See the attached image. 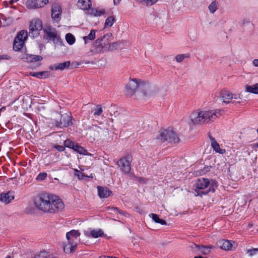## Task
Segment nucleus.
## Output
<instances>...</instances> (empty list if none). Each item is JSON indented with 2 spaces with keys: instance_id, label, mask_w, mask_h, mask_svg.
I'll use <instances>...</instances> for the list:
<instances>
[{
  "instance_id": "55",
  "label": "nucleus",
  "mask_w": 258,
  "mask_h": 258,
  "mask_svg": "<svg viewBox=\"0 0 258 258\" xmlns=\"http://www.w3.org/2000/svg\"><path fill=\"white\" fill-rule=\"evenodd\" d=\"M6 258H10V257H6Z\"/></svg>"
},
{
  "instance_id": "50",
  "label": "nucleus",
  "mask_w": 258,
  "mask_h": 258,
  "mask_svg": "<svg viewBox=\"0 0 258 258\" xmlns=\"http://www.w3.org/2000/svg\"><path fill=\"white\" fill-rule=\"evenodd\" d=\"M121 0H113V3L115 5H118Z\"/></svg>"
},
{
  "instance_id": "18",
  "label": "nucleus",
  "mask_w": 258,
  "mask_h": 258,
  "mask_svg": "<svg viewBox=\"0 0 258 258\" xmlns=\"http://www.w3.org/2000/svg\"><path fill=\"white\" fill-rule=\"evenodd\" d=\"M195 245L196 247L200 250V252L204 255L209 254L211 251V249L215 247L214 246L211 245L205 246L204 245H198L195 244Z\"/></svg>"
},
{
  "instance_id": "14",
  "label": "nucleus",
  "mask_w": 258,
  "mask_h": 258,
  "mask_svg": "<svg viewBox=\"0 0 258 258\" xmlns=\"http://www.w3.org/2000/svg\"><path fill=\"white\" fill-rule=\"evenodd\" d=\"M221 96L223 99V101L226 103H229L232 102V99H240L239 95H233L231 93L226 91L221 92Z\"/></svg>"
},
{
  "instance_id": "54",
  "label": "nucleus",
  "mask_w": 258,
  "mask_h": 258,
  "mask_svg": "<svg viewBox=\"0 0 258 258\" xmlns=\"http://www.w3.org/2000/svg\"><path fill=\"white\" fill-rule=\"evenodd\" d=\"M257 134H258V128H257Z\"/></svg>"
},
{
  "instance_id": "49",
  "label": "nucleus",
  "mask_w": 258,
  "mask_h": 258,
  "mask_svg": "<svg viewBox=\"0 0 258 258\" xmlns=\"http://www.w3.org/2000/svg\"><path fill=\"white\" fill-rule=\"evenodd\" d=\"M253 64L255 67H258V59H255L253 60L252 62Z\"/></svg>"
},
{
  "instance_id": "33",
  "label": "nucleus",
  "mask_w": 258,
  "mask_h": 258,
  "mask_svg": "<svg viewBox=\"0 0 258 258\" xmlns=\"http://www.w3.org/2000/svg\"><path fill=\"white\" fill-rule=\"evenodd\" d=\"M43 57L41 55H30L26 57L28 61H37L42 60Z\"/></svg>"
},
{
  "instance_id": "22",
  "label": "nucleus",
  "mask_w": 258,
  "mask_h": 258,
  "mask_svg": "<svg viewBox=\"0 0 258 258\" xmlns=\"http://www.w3.org/2000/svg\"><path fill=\"white\" fill-rule=\"evenodd\" d=\"M29 75L39 79L47 78L50 76V73L48 71H43L40 72H30L29 73Z\"/></svg>"
},
{
  "instance_id": "4",
  "label": "nucleus",
  "mask_w": 258,
  "mask_h": 258,
  "mask_svg": "<svg viewBox=\"0 0 258 258\" xmlns=\"http://www.w3.org/2000/svg\"><path fill=\"white\" fill-rule=\"evenodd\" d=\"M156 139L161 143L168 141L171 144H176L180 141L178 134L172 128L161 130Z\"/></svg>"
},
{
  "instance_id": "52",
  "label": "nucleus",
  "mask_w": 258,
  "mask_h": 258,
  "mask_svg": "<svg viewBox=\"0 0 258 258\" xmlns=\"http://www.w3.org/2000/svg\"><path fill=\"white\" fill-rule=\"evenodd\" d=\"M251 146H252L253 148H258V143L253 144Z\"/></svg>"
},
{
  "instance_id": "36",
  "label": "nucleus",
  "mask_w": 258,
  "mask_h": 258,
  "mask_svg": "<svg viewBox=\"0 0 258 258\" xmlns=\"http://www.w3.org/2000/svg\"><path fill=\"white\" fill-rule=\"evenodd\" d=\"M66 39L67 42L70 44H73L75 42V38L71 33H68L66 35Z\"/></svg>"
},
{
  "instance_id": "12",
  "label": "nucleus",
  "mask_w": 258,
  "mask_h": 258,
  "mask_svg": "<svg viewBox=\"0 0 258 258\" xmlns=\"http://www.w3.org/2000/svg\"><path fill=\"white\" fill-rule=\"evenodd\" d=\"M110 36V35L107 34L106 35H104L103 38L97 39L95 41L96 51L97 52L101 53L108 51V42H105L104 39L106 36Z\"/></svg>"
},
{
  "instance_id": "40",
  "label": "nucleus",
  "mask_w": 258,
  "mask_h": 258,
  "mask_svg": "<svg viewBox=\"0 0 258 258\" xmlns=\"http://www.w3.org/2000/svg\"><path fill=\"white\" fill-rule=\"evenodd\" d=\"M67 242L71 244L72 245H73L74 246H77V244H78V242L79 241V239H74L73 238H70V237H67Z\"/></svg>"
},
{
  "instance_id": "30",
  "label": "nucleus",
  "mask_w": 258,
  "mask_h": 258,
  "mask_svg": "<svg viewBox=\"0 0 258 258\" xmlns=\"http://www.w3.org/2000/svg\"><path fill=\"white\" fill-rule=\"evenodd\" d=\"M80 235V233L78 231L75 230H72L71 231L68 232L66 234V237H69L71 238H73L74 239H78V238Z\"/></svg>"
},
{
  "instance_id": "25",
  "label": "nucleus",
  "mask_w": 258,
  "mask_h": 258,
  "mask_svg": "<svg viewBox=\"0 0 258 258\" xmlns=\"http://www.w3.org/2000/svg\"><path fill=\"white\" fill-rule=\"evenodd\" d=\"M115 21V17L113 16H110L108 17L105 20L104 23V27L110 28L111 27Z\"/></svg>"
},
{
  "instance_id": "41",
  "label": "nucleus",
  "mask_w": 258,
  "mask_h": 258,
  "mask_svg": "<svg viewBox=\"0 0 258 258\" xmlns=\"http://www.w3.org/2000/svg\"><path fill=\"white\" fill-rule=\"evenodd\" d=\"M75 175L78 177L79 179H83L84 177H87V176H85L84 174L81 172L78 169H75Z\"/></svg>"
},
{
  "instance_id": "24",
  "label": "nucleus",
  "mask_w": 258,
  "mask_h": 258,
  "mask_svg": "<svg viewBox=\"0 0 258 258\" xmlns=\"http://www.w3.org/2000/svg\"><path fill=\"white\" fill-rule=\"evenodd\" d=\"M24 42L22 40H17L16 37L13 44V48L15 51L20 50L24 45Z\"/></svg>"
},
{
  "instance_id": "35",
  "label": "nucleus",
  "mask_w": 258,
  "mask_h": 258,
  "mask_svg": "<svg viewBox=\"0 0 258 258\" xmlns=\"http://www.w3.org/2000/svg\"><path fill=\"white\" fill-rule=\"evenodd\" d=\"M108 209L112 212L115 213V212H117L119 214L124 215L125 217H128L130 216L129 214L127 212L120 210L116 207H108Z\"/></svg>"
},
{
  "instance_id": "34",
  "label": "nucleus",
  "mask_w": 258,
  "mask_h": 258,
  "mask_svg": "<svg viewBox=\"0 0 258 258\" xmlns=\"http://www.w3.org/2000/svg\"><path fill=\"white\" fill-rule=\"evenodd\" d=\"M95 30H91L89 35L87 36H84L83 39L85 41V43H87V40H93L95 38V34H96Z\"/></svg>"
},
{
  "instance_id": "26",
  "label": "nucleus",
  "mask_w": 258,
  "mask_h": 258,
  "mask_svg": "<svg viewBox=\"0 0 258 258\" xmlns=\"http://www.w3.org/2000/svg\"><path fill=\"white\" fill-rule=\"evenodd\" d=\"M28 37V33L26 30H22L17 35L16 37L17 38V40H22L25 42V40Z\"/></svg>"
},
{
  "instance_id": "15",
  "label": "nucleus",
  "mask_w": 258,
  "mask_h": 258,
  "mask_svg": "<svg viewBox=\"0 0 258 258\" xmlns=\"http://www.w3.org/2000/svg\"><path fill=\"white\" fill-rule=\"evenodd\" d=\"M14 193L12 191L0 194V202L6 204L10 203L14 199Z\"/></svg>"
},
{
  "instance_id": "21",
  "label": "nucleus",
  "mask_w": 258,
  "mask_h": 258,
  "mask_svg": "<svg viewBox=\"0 0 258 258\" xmlns=\"http://www.w3.org/2000/svg\"><path fill=\"white\" fill-rule=\"evenodd\" d=\"M105 10L99 8H92L90 10L89 14L93 17H100L105 13Z\"/></svg>"
},
{
  "instance_id": "32",
  "label": "nucleus",
  "mask_w": 258,
  "mask_h": 258,
  "mask_svg": "<svg viewBox=\"0 0 258 258\" xmlns=\"http://www.w3.org/2000/svg\"><path fill=\"white\" fill-rule=\"evenodd\" d=\"M103 112V109L101 105H97L95 108L92 110L94 116H100Z\"/></svg>"
},
{
  "instance_id": "10",
  "label": "nucleus",
  "mask_w": 258,
  "mask_h": 258,
  "mask_svg": "<svg viewBox=\"0 0 258 258\" xmlns=\"http://www.w3.org/2000/svg\"><path fill=\"white\" fill-rule=\"evenodd\" d=\"M73 124L72 117L68 113L61 114L59 120H56L55 125L59 127H68Z\"/></svg>"
},
{
  "instance_id": "6",
  "label": "nucleus",
  "mask_w": 258,
  "mask_h": 258,
  "mask_svg": "<svg viewBox=\"0 0 258 258\" xmlns=\"http://www.w3.org/2000/svg\"><path fill=\"white\" fill-rule=\"evenodd\" d=\"M43 31L44 32V39L48 42L52 41L55 45H62V40L55 28L52 27L51 26H47L43 28Z\"/></svg>"
},
{
  "instance_id": "8",
  "label": "nucleus",
  "mask_w": 258,
  "mask_h": 258,
  "mask_svg": "<svg viewBox=\"0 0 258 258\" xmlns=\"http://www.w3.org/2000/svg\"><path fill=\"white\" fill-rule=\"evenodd\" d=\"M42 29V21L39 19H34L30 23L29 32L30 36L35 37L39 34V32Z\"/></svg>"
},
{
  "instance_id": "16",
  "label": "nucleus",
  "mask_w": 258,
  "mask_h": 258,
  "mask_svg": "<svg viewBox=\"0 0 258 258\" xmlns=\"http://www.w3.org/2000/svg\"><path fill=\"white\" fill-rule=\"evenodd\" d=\"M97 188L100 198H107L112 194V191L107 187L98 186Z\"/></svg>"
},
{
  "instance_id": "13",
  "label": "nucleus",
  "mask_w": 258,
  "mask_h": 258,
  "mask_svg": "<svg viewBox=\"0 0 258 258\" xmlns=\"http://www.w3.org/2000/svg\"><path fill=\"white\" fill-rule=\"evenodd\" d=\"M61 8L58 4H55L52 6L51 9V18L56 22L59 21L61 14Z\"/></svg>"
},
{
  "instance_id": "17",
  "label": "nucleus",
  "mask_w": 258,
  "mask_h": 258,
  "mask_svg": "<svg viewBox=\"0 0 258 258\" xmlns=\"http://www.w3.org/2000/svg\"><path fill=\"white\" fill-rule=\"evenodd\" d=\"M92 6L91 0H79L77 6L83 10H90Z\"/></svg>"
},
{
  "instance_id": "28",
  "label": "nucleus",
  "mask_w": 258,
  "mask_h": 258,
  "mask_svg": "<svg viewBox=\"0 0 258 258\" xmlns=\"http://www.w3.org/2000/svg\"><path fill=\"white\" fill-rule=\"evenodd\" d=\"M73 150L80 154H83V155H87L88 154L87 151L83 147L79 146L78 144H76L75 145Z\"/></svg>"
},
{
  "instance_id": "11",
  "label": "nucleus",
  "mask_w": 258,
  "mask_h": 258,
  "mask_svg": "<svg viewBox=\"0 0 258 258\" xmlns=\"http://www.w3.org/2000/svg\"><path fill=\"white\" fill-rule=\"evenodd\" d=\"M55 0H27L26 6L28 9H37L43 7L48 3Z\"/></svg>"
},
{
  "instance_id": "9",
  "label": "nucleus",
  "mask_w": 258,
  "mask_h": 258,
  "mask_svg": "<svg viewBox=\"0 0 258 258\" xmlns=\"http://www.w3.org/2000/svg\"><path fill=\"white\" fill-rule=\"evenodd\" d=\"M217 246L221 249L230 251L235 249L238 244L236 241L222 239L218 240L216 243Z\"/></svg>"
},
{
  "instance_id": "2",
  "label": "nucleus",
  "mask_w": 258,
  "mask_h": 258,
  "mask_svg": "<svg viewBox=\"0 0 258 258\" xmlns=\"http://www.w3.org/2000/svg\"><path fill=\"white\" fill-rule=\"evenodd\" d=\"M150 93L149 83L141 79H131L125 86V95L134 99H144L149 96Z\"/></svg>"
},
{
  "instance_id": "7",
  "label": "nucleus",
  "mask_w": 258,
  "mask_h": 258,
  "mask_svg": "<svg viewBox=\"0 0 258 258\" xmlns=\"http://www.w3.org/2000/svg\"><path fill=\"white\" fill-rule=\"evenodd\" d=\"M132 160V156L131 155H127L125 157L120 158L117 162V164L119 167L120 170L124 174L130 173Z\"/></svg>"
},
{
  "instance_id": "37",
  "label": "nucleus",
  "mask_w": 258,
  "mask_h": 258,
  "mask_svg": "<svg viewBox=\"0 0 258 258\" xmlns=\"http://www.w3.org/2000/svg\"><path fill=\"white\" fill-rule=\"evenodd\" d=\"M218 4V2L214 1L209 5V9L211 13H214L217 10Z\"/></svg>"
},
{
  "instance_id": "45",
  "label": "nucleus",
  "mask_w": 258,
  "mask_h": 258,
  "mask_svg": "<svg viewBox=\"0 0 258 258\" xmlns=\"http://www.w3.org/2000/svg\"><path fill=\"white\" fill-rule=\"evenodd\" d=\"M108 51L109 50H112L114 49H115L117 47V43H109L108 45Z\"/></svg>"
},
{
  "instance_id": "47",
  "label": "nucleus",
  "mask_w": 258,
  "mask_h": 258,
  "mask_svg": "<svg viewBox=\"0 0 258 258\" xmlns=\"http://www.w3.org/2000/svg\"><path fill=\"white\" fill-rule=\"evenodd\" d=\"M54 148L59 152L63 151L64 150V147L61 145H54Z\"/></svg>"
},
{
  "instance_id": "38",
  "label": "nucleus",
  "mask_w": 258,
  "mask_h": 258,
  "mask_svg": "<svg viewBox=\"0 0 258 258\" xmlns=\"http://www.w3.org/2000/svg\"><path fill=\"white\" fill-rule=\"evenodd\" d=\"M76 144V143L70 140H67L64 141V146L67 147L74 149L75 145Z\"/></svg>"
},
{
  "instance_id": "5",
  "label": "nucleus",
  "mask_w": 258,
  "mask_h": 258,
  "mask_svg": "<svg viewBox=\"0 0 258 258\" xmlns=\"http://www.w3.org/2000/svg\"><path fill=\"white\" fill-rule=\"evenodd\" d=\"M210 181L208 178H198L194 185L195 196L203 197L207 195L210 191L214 192L215 189L213 185L210 186L208 189L205 190L210 185Z\"/></svg>"
},
{
  "instance_id": "19",
  "label": "nucleus",
  "mask_w": 258,
  "mask_h": 258,
  "mask_svg": "<svg viewBox=\"0 0 258 258\" xmlns=\"http://www.w3.org/2000/svg\"><path fill=\"white\" fill-rule=\"evenodd\" d=\"M209 138L211 141V146L213 150L217 153L223 154L225 152V150L220 149L219 144L216 142L215 138L211 136H209Z\"/></svg>"
},
{
  "instance_id": "31",
  "label": "nucleus",
  "mask_w": 258,
  "mask_h": 258,
  "mask_svg": "<svg viewBox=\"0 0 258 258\" xmlns=\"http://www.w3.org/2000/svg\"><path fill=\"white\" fill-rule=\"evenodd\" d=\"M103 231L100 229L99 230H92L90 232V235L92 237L98 238L101 237L103 235Z\"/></svg>"
},
{
  "instance_id": "53",
  "label": "nucleus",
  "mask_w": 258,
  "mask_h": 258,
  "mask_svg": "<svg viewBox=\"0 0 258 258\" xmlns=\"http://www.w3.org/2000/svg\"><path fill=\"white\" fill-rule=\"evenodd\" d=\"M18 1H19V0H11V1H10V3L11 4H13V3H16V2H18Z\"/></svg>"
},
{
  "instance_id": "48",
  "label": "nucleus",
  "mask_w": 258,
  "mask_h": 258,
  "mask_svg": "<svg viewBox=\"0 0 258 258\" xmlns=\"http://www.w3.org/2000/svg\"><path fill=\"white\" fill-rule=\"evenodd\" d=\"M10 57L8 55H3L0 56V60L1 59H8Z\"/></svg>"
},
{
  "instance_id": "51",
  "label": "nucleus",
  "mask_w": 258,
  "mask_h": 258,
  "mask_svg": "<svg viewBox=\"0 0 258 258\" xmlns=\"http://www.w3.org/2000/svg\"><path fill=\"white\" fill-rule=\"evenodd\" d=\"M99 258H112V256H106V255H101Z\"/></svg>"
},
{
  "instance_id": "42",
  "label": "nucleus",
  "mask_w": 258,
  "mask_h": 258,
  "mask_svg": "<svg viewBox=\"0 0 258 258\" xmlns=\"http://www.w3.org/2000/svg\"><path fill=\"white\" fill-rule=\"evenodd\" d=\"M47 176V173L45 172H41L40 173L37 177H36V179L37 180H44Z\"/></svg>"
},
{
  "instance_id": "27",
  "label": "nucleus",
  "mask_w": 258,
  "mask_h": 258,
  "mask_svg": "<svg viewBox=\"0 0 258 258\" xmlns=\"http://www.w3.org/2000/svg\"><path fill=\"white\" fill-rule=\"evenodd\" d=\"M246 91L251 93L258 94V83L252 86L247 85Z\"/></svg>"
},
{
  "instance_id": "23",
  "label": "nucleus",
  "mask_w": 258,
  "mask_h": 258,
  "mask_svg": "<svg viewBox=\"0 0 258 258\" xmlns=\"http://www.w3.org/2000/svg\"><path fill=\"white\" fill-rule=\"evenodd\" d=\"M76 246H74L71 244L67 242L64 244L63 251L66 253H71L74 252L76 250Z\"/></svg>"
},
{
  "instance_id": "43",
  "label": "nucleus",
  "mask_w": 258,
  "mask_h": 258,
  "mask_svg": "<svg viewBox=\"0 0 258 258\" xmlns=\"http://www.w3.org/2000/svg\"><path fill=\"white\" fill-rule=\"evenodd\" d=\"M186 57H188V56H186V55L182 54H178L176 57V60L177 62H181Z\"/></svg>"
},
{
  "instance_id": "20",
  "label": "nucleus",
  "mask_w": 258,
  "mask_h": 258,
  "mask_svg": "<svg viewBox=\"0 0 258 258\" xmlns=\"http://www.w3.org/2000/svg\"><path fill=\"white\" fill-rule=\"evenodd\" d=\"M70 61H66L62 63H59L57 64H54L53 66H50L49 67V69L51 70H63L65 69L69 68L70 65Z\"/></svg>"
},
{
  "instance_id": "46",
  "label": "nucleus",
  "mask_w": 258,
  "mask_h": 258,
  "mask_svg": "<svg viewBox=\"0 0 258 258\" xmlns=\"http://www.w3.org/2000/svg\"><path fill=\"white\" fill-rule=\"evenodd\" d=\"M146 3L147 5L151 6L155 4L158 1V0H143Z\"/></svg>"
},
{
  "instance_id": "39",
  "label": "nucleus",
  "mask_w": 258,
  "mask_h": 258,
  "mask_svg": "<svg viewBox=\"0 0 258 258\" xmlns=\"http://www.w3.org/2000/svg\"><path fill=\"white\" fill-rule=\"evenodd\" d=\"M49 254L45 251H40L38 254L35 255V258H48Z\"/></svg>"
},
{
  "instance_id": "29",
  "label": "nucleus",
  "mask_w": 258,
  "mask_h": 258,
  "mask_svg": "<svg viewBox=\"0 0 258 258\" xmlns=\"http://www.w3.org/2000/svg\"><path fill=\"white\" fill-rule=\"evenodd\" d=\"M150 216L156 223H160L161 225L167 224L166 222L164 220L160 219L159 216L156 214H151Z\"/></svg>"
},
{
  "instance_id": "3",
  "label": "nucleus",
  "mask_w": 258,
  "mask_h": 258,
  "mask_svg": "<svg viewBox=\"0 0 258 258\" xmlns=\"http://www.w3.org/2000/svg\"><path fill=\"white\" fill-rule=\"evenodd\" d=\"M224 113L223 109H209L195 111L191 114V120L194 124H204L214 122Z\"/></svg>"
},
{
  "instance_id": "1",
  "label": "nucleus",
  "mask_w": 258,
  "mask_h": 258,
  "mask_svg": "<svg viewBox=\"0 0 258 258\" xmlns=\"http://www.w3.org/2000/svg\"><path fill=\"white\" fill-rule=\"evenodd\" d=\"M35 208L45 213L54 214L61 211L64 207L62 201L58 197L41 193L33 199Z\"/></svg>"
},
{
  "instance_id": "44",
  "label": "nucleus",
  "mask_w": 258,
  "mask_h": 258,
  "mask_svg": "<svg viewBox=\"0 0 258 258\" xmlns=\"http://www.w3.org/2000/svg\"><path fill=\"white\" fill-rule=\"evenodd\" d=\"M257 252H258V248L250 249L247 250V253H248L249 256H252L255 254Z\"/></svg>"
}]
</instances>
